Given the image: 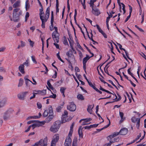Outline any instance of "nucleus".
I'll list each match as a JSON object with an SVG mask.
<instances>
[{
	"mask_svg": "<svg viewBox=\"0 0 146 146\" xmlns=\"http://www.w3.org/2000/svg\"><path fill=\"white\" fill-rule=\"evenodd\" d=\"M22 11L20 8H16L13 10V21L15 22L19 21V16L22 14Z\"/></svg>",
	"mask_w": 146,
	"mask_h": 146,
	"instance_id": "obj_1",
	"label": "nucleus"
},
{
	"mask_svg": "<svg viewBox=\"0 0 146 146\" xmlns=\"http://www.w3.org/2000/svg\"><path fill=\"white\" fill-rule=\"evenodd\" d=\"M55 31H54L52 34V36L53 40L55 42L54 43V45L57 48H59V45L56 43H58L59 41V34L58 32V28L57 27H54Z\"/></svg>",
	"mask_w": 146,
	"mask_h": 146,
	"instance_id": "obj_2",
	"label": "nucleus"
},
{
	"mask_svg": "<svg viewBox=\"0 0 146 146\" xmlns=\"http://www.w3.org/2000/svg\"><path fill=\"white\" fill-rule=\"evenodd\" d=\"M60 121H56L51 127L50 130L54 133L57 132L60 127Z\"/></svg>",
	"mask_w": 146,
	"mask_h": 146,
	"instance_id": "obj_3",
	"label": "nucleus"
},
{
	"mask_svg": "<svg viewBox=\"0 0 146 146\" xmlns=\"http://www.w3.org/2000/svg\"><path fill=\"white\" fill-rule=\"evenodd\" d=\"M59 139V135L56 134L53 136L52 139L51 141V146H55L56 143L58 141Z\"/></svg>",
	"mask_w": 146,
	"mask_h": 146,
	"instance_id": "obj_4",
	"label": "nucleus"
},
{
	"mask_svg": "<svg viewBox=\"0 0 146 146\" xmlns=\"http://www.w3.org/2000/svg\"><path fill=\"white\" fill-rule=\"evenodd\" d=\"M67 109L70 111H74L76 109V105L74 104L73 102L70 103L69 105L67 106Z\"/></svg>",
	"mask_w": 146,
	"mask_h": 146,
	"instance_id": "obj_5",
	"label": "nucleus"
},
{
	"mask_svg": "<svg viewBox=\"0 0 146 146\" xmlns=\"http://www.w3.org/2000/svg\"><path fill=\"white\" fill-rule=\"evenodd\" d=\"M28 93V92H22L17 95V97L19 99L21 100H24L26 95Z\"/></svg>",
	"mask_w": 146,
	"mask_h": 146,
	"instance_id": "obj_6",
	"label": "nucleus"
},
{
	"mask_svg": "<svg viewBox=\"0 0 146 146\" xmlns=\"http://www.w3.org/2000/svg\"><path fill=\"white\" fill-rule=\"evenodd\" d=\"M68 113L65 110L64 114L62 115V123H65L68 120L67 117H68Z\"/></svg>",
	"mask_w": 146,
	"mask_h": 146,
	"instance_id": "obj_7",
	"label": "nucleus"
},
{
	"mask_svg": "<svg viewBox=\"0 0 146 146\" xmlns=\"http://www.w3.org/2000/svg\"><path fill=\"white\" fill-rule=\"evenodd\" d=\"M7 100L6 98H3L0 100V108L5 107L7 104Z\"/></svg>",
	"mask_w": 146,
	"mask_h": 146,
	"instance_id": "obj_8",
	"label": "nucleus"
},
{
	"mask_svg": "<svg viewBox=\"0 0 146 146\" xmlns=\"http://www.w3.org/2000/svg\"><path fill=\"white\" fill-rule=\"evenodd\" d=\"M72 140L70 137H67L64 143L65 146H71Z\"/></svg>",
	"mask_w": 146,
	"mask_h": 146,
	"instance_id": "obj_9",
	"label": "nucleus"
},
{
	"mask_svg": "<svg viewBox=\"0 0 146 146\" xmlns=\"http://www.w3.org/2000/svg\"><path fill=\"white\" fill-rule=\"evenodd\" d=\"M92 12L94 15L96 16H98L100 14V13L98 9L96 8H94L93 6L92 7Z\"/></svg>",
	"mask_w": 146,
	"mask_h": 146,
	"instance_id": "obj_10",
	"label": "nucleus"
},
{
	"mask_svg": "<svg viewBox=\"0 0 146 146\" xmlns=\"http://www.w3.org/2000/svg\"><path fill=\"white\" fill-rule=\"evenodd\" d=\"M50 8L48 7L46 9V11L45 19L46 20H47L49 18L50 13Z\"/></svg>",
	"mask_w": 146,
	"mask_h": 146,
	"instance_id": "obj_11",
	"label": "nucleus"
},
{
	"mask_svg": "<svg viewBox=\"0 0 146 146\" xmlns=\"http://www.w3.org/2000/svg\"><path fill=\"white\" fill-rule=\"evenodd\" d=\"M128 132V130L126 128H123L121 129L119 132V133L121 135H125L127 134Z\"/></svg>",
	"mask_w": 146,
	"mask_h": 146,
	"instance_id": "obj_12",
	"label": "nucleus"
},
{
	"mask_svg": "<svg viewBox=\"0 0 146 146\" xmlns=\"http://www.w3.org/2000/svg\"><path fill=\"white\" fill-rule=\"evenodd\" d=\"M129 15L127 17V18L125 20V23L126 22L129 20V18L130 17L131 15V12H132V7L130 5H129Z\"/></svg>",
	"mask_w": 146,
	"mask_h": 146,
	"instance_id": "obj_13",
	"label": "nucleus"
},
{
	"mask_svg": "<svg viewBox=\"0 0 146 146\" xmlns=\"http://www.w3.org/2000/svg\"><path fill=\"white\" fill-rule=\"evenodd\" d=\"M24 68V66L23 64H21L19 68L20 72L23 74H24L25 73Z\"/></svg>",
	"mask_w": 146,
	"mask_h": 146,
	"instance_id": "obj_14",
	"label": "nucleus"
},
{
	"mask_svg": "<svg viewBox=\"0 0 146 146\" xmlns=\"http://www.w3.org/2000/svg\"><path fill=\"white\" fill-rule=\"evenodd\" d=\"M36 123H34L32 125H31V127H33V129H34L35 127H38L40 125V122L39 121H36Z\"/></svg>",
	"mask_w": 146,
	"mask_h": 146,
	"instance_id": "obj_15",
	"label": "nucleus"
},
{
	"mask_svg": "<svg viewBox=\"0 0 146 146\" xmlns=\"http://www.w3.org/2000/svg\"><path fill=\"white\" fill-rule=\"evenodd\" d=\"M20 1H16L15 3L13 4V7L14 8H19L20 6Z\"/></svg>",
	"mask_w": 146,
	"mask_h": 146,
	"instance_id": "obj_16",
	"label": "nucleus"
},
{
	"mask_svg": "<svg viewBox=\"0 0 146 146\" xmlns=\"http://www.w3.org/2000/svg\"><path fill=\"white\" fill-rule=\"evenodd\" d=\"M78 133L80 137L82 138L83 135L82 133V128L81 126H80L78 129Z\"/></svg>",
	"mask_w": 146,
	"mask_h": 146,
	"instance_id": "obj_17",
	"label": "nucleus"
},
{
	"mask_svg": "<svg viewBox=\"0 0 146 146\" xmlns=\"http://www.w3.org/2000/svg\"><path fill=\"white\" fill-rule=\"evenodd\" d=\"M10 116L9 114H8L7 112H6L4 114L3 118L5 120H7L10 118Z\"/></svg>",
	"mask_w": 146,
	"mask_h": 146,
	"instance_id": "obj_18",
	"label": "nucleus"
},
{
	"mask_svg": "<svg viewBox=\"0 0 146 146\" xmlns=\"http://www.w3.org/2000/svg\"><path fill=\"white\" fill-rule=\"evenodd\" d=\"M93 108V106L92 107V105H89L88 106L87 109V110L90 114H92V109Z\"/></svg>",
	"mask_w": 146,
	"mask_h": 146,
	"instance_id": "obj_19",
	"label": "nucleus"
},
{
	"mask_svg": "<svg viewBox=\"0 0 146 146\" xmlns=\"http://www.w3.org/2000/svg\"><path fill=\"white\" fill-rule=\"evenodd\" d=\"M90 57H89L88 55H86V56L84 57L83 60V63L86 64L87 61L90 58Z\"/></svg>",
	"mask_w": 146,
	"mask_h": 146,
	"instance_id": "obj_20",
	"label": "nucleus"
},
{
	"mask_svg": "<svg viewBox=\"0 0 146 146\" xmlns=\"http://www.w3.org/2000/svg\"><path fill=\"white\" fill-rule=\"evenodd\" d=\"M66 55H67L68 57H73V52L71 50H69L68 52L66 53Z\"/></svg>",
	"mask_w": 146,
	"mask_h": 146,
	"instance_id": "obj_21",
	"label": "nucleus"
},
{
	"mask_svg": "<svg viewBox=\"0 0 146 146\" xmlns=\"http://www.w3.org/2000/svg\"><path fill=\"white\" fill-rule=\"evenodd\" d=\"M54 117L53 114H49V115L46 118V120L48 121H50L53 119Z\"/></svg>",
	"mask_w": 146,
	"mask_h": 146,
	"instance_id": "obj_22",
	"label": "nucleus"
},
{
	"mask_svg": "<svg viewBox=\"0 0 146 146\" xmlns=\"http://www.w3.org/2000/svg\"><path fill=\"white\" fill-rule=\"evenodd\" d=\"M38 94L41 95H44L46 94V90H43L42 91H38Z\"/></svg>",
	"mask_w": 146,
	"mask_h": 146,
	"instance_id": "obj_23",
	"label": "nucleus"
},
{
	"mask_svg": "<svg viewBox=\"0 0 146 146\" xmlns=\"http://www.w3.org/2000/svg\"><path fill=\"white\" fill-rule=\"evenodd\" d=\"M77 139L76 137H75L73 139L72 146H77Z\"/></svg>",
	"mask_w": 146,
	"mask_h": 146,
	"instance_id": "obj_24",
	"label": "nucleus"
},
{
	"mask_svg": "<svg viewBox=\"0 0 146 146\" xmlns=\"http://www.w3.org/2000/svg\"><path fill=\"white\" fill-rule=\"evenodd\" d=\"M48 111L49 112V114H53V110L52 106H49L48 107Z\"/></svg>",
	"mask_w": 146,
	"mask_h": 146,
	"instance_id": "obj_25",
	"label": "nucleus"
},
{
	"mask_svg": "<svg viewBox=\"0 0 146 146\" xmlns=\"http://www.w3.org/2000/svg\"><path fill=\"white\" fill-rule=\"evenodd\" d=\"M29 2V0H27L25 2V9L26 11H27L30 7V5Z\"/></svg>",
	"mask_w": 146,
	"mask_h": 146,
	"instance_id": "obj_26",
	"label": "nucleus"
},
{
	"mask_svg": "<svg viewBox=\"0 0 146 146\" xmlns=\"http://www.w3.org/2000/svg\"><path fill=\"white\" fill-rule=\"evenodd\" d=\"M53 22L54 20H51L50 24L51 25L50 26V29L51 31H52L53 30Z\"/></svg>",
	"mask_w": 146,
	"mask_h": 146,
	"instance_id": "obj_27",
	"label": "nucleus"
},
{
	"mask_svg": "<svg viewBox=\"0 0 146 146\" xmlns=\"http://www.w3.org/2000/svg\"><path fill=\"white\" fill-rule=\"evenodd\" d=\"M77 98L79 100H84V96L81 94H79L78 95Z\"/></svg>",
	"mask_w": 146,
	"mask_h": 146,
	"instance_id": "obj_28",
	"label": "nucleus"
},
{
	"mask_svg": "<svg viewBox=\"0 0 146 146\" xmlns=\"http://www.w3.org/2000/svg\"><path fill=\"white\" fill-rule=\"evenodd\" d=\"M94 27H95L96 26L98 30L99 31L100 33L101 34L103 32V31L100 28L99 25H94Z\"/></svg>",
	"mask_w": 146,
	"mask_h": 146,
	"instance_id": "obj_29",
	"label": "nucleus"
},
{
	"mask_svg": "<svg viewBox=\"0 0 146 146\" xmlns=\"http://www.w3.org/2000/svg\"><path fill=\"white\" fill-rule=\"evenodd\" d=\"M56 0V13H57L59 12V9H58V0Z\"/></svg>",
	"mask_w": 146,
	"mask_h": 146,
	"instance_id": "obj_30",
	"label": "nucleus"
},
{
	"mask_svg": "<svg viewBox=\"0 0 146 146\" xmlns=\"http://www.w3.org/2000/svg\"><path fill=\"white\" fill-rule=\"evenodd\" d=\"M23 80L21 78L19 80V82L18 85V86L19 87L23 85Z\"/></svg>",
	"mask_w": 146,
	"mask_h": 146,
	"instance_id": "obj_31",
	"label": "nucleus"
},
{
	"mask_svg": "<svg viewBox=\"0 0 146 146\" xmlns=\"http://www.w3.org/2000/svg\"><path fill=\"white\" fill-rule=\"evenodd\" d=\"M69 37H70V40H69V38H68V39L69 42L70 44V45L71 46V47H72V50L73 51H74V52L75 51L74 49L72 46V43L73 42V40H71V37L70 36H69Z\"/></svg>",
	"mask_w": 146,
	"mask_h": 146,
	"instance_id": "obj_32",
	"label": "nucleus"
},
{
	"mask_svg": "<svg viewBox=\"0 0 146 146\" xmlns=\"http://www.w3.org/2000/svg\"><path fill=\"white\" fill-rule=\"evenodd\" d=\"M64 43L65 45H68V43L67 40L65 36H64Z\"/></svg>",
	"mask_w": 146,
	"mask_h": 146,
	"instance_id": "obj_33",
	"label": "nucleus"
},
{
	"mask_svg": "<svg viewBox=\"0 0 146 146\" xmlns=\"http://www.w3.org/2000/svg\"><path fill=\"white\" fill-rule=\"evenodd\" d=\"M28 41L30 42L31 46L32 47H33L34 42L33 41H31L30 39H28Z\"/></svg>",
	"mask_w": 146,
	"mask_h": 146,
	"instance_id": "obj_34",
	"label": "nucleus"
},
{
	"mask_svg": "<svg viewBox=\"0 0 146 146\" xmlns=\"http://www.w3.org/2000/svg\"><path fill=\"white\" fill-rule=\"evenodd\" d=\"M48 111L47 110H45L43 113V116L44 117H46L48 115Z\"/></svg>",
	"mask_w": 146,
	"mask_h": 146,
	"instance_id": "obj_35",
	"label": "nucleus"
},
{
	"mask_svg": "<svg viewBox=\"0 0 146 146\" xmlns=\"http://www.w3.org/2000/svg\"><path fill=\"white\" fill-rule=\"evenodd\" d=\"M63 104L62 105V106H59L56 109V111L58 112H59L61 110L62 108V106H63Z\"/></svg>",
	"mask_w": 146,
	"mask_h": 146,
	"instance_id": "obj_36",
	"label": "nucleus"
},
{
	"mask_svg": "<svg viewBox=\"0 0 146 146\" xmlns=\"http://www.w3.org/2000/svg\"><path fill=\"white\" fill-rule=\"evenodd\" d=\"M66 88L64 87H62L60 89V91L61 93H64L65 91L66 90Z\"/></svg>",
	"mask_w": 146,
	"mask_h": 146,
	"instance_id": "obj_37",
	"label": "nucleus"
},
{
	"mask_svg": "<svg viewBox=\"0 0 146 146\" xmlns=\"http://www.w3.org/2000/svg\"><path fill=\"white\" fill-rule=\"evenodd\" d=\"M91 120L92 119L90 118L89 119H81L80 121L79 122L80 123L81 121L82 120H85V122H87L91 121Z\"/></svg>",
	"mask_w": 146,
	"mask_h": 146,
	"instance_id": "obj_38",
	"label": "nucleus"
},
{
	"mask_svg": "<svg viewBox=\"0 0 146 146\" xmlns=\"http://www.w3.org/2000/svg\"><path fill=\"white\" fill-rule=\"evenodd\" d=\"M29 13L28 12H27L26 13L25 16V21L26 22L27 21L28 18L29 17Z\"/></svg>",
	"mask_w": 146,
	"mask_h": 146,
	"instance_id": "obj_39",
	"label": "nucleus"
},
{
	"mask_svg": "<svg viewBox=\"0 0 146 146\" xmlns=\"http://www.w3.org/2000/svg\"><path fill=\"white\" fill-rule=\"evenodd\" d=\"M47 20H46V19H45L44 21H42V28H44L45 27V22L47 21Z\"/></svg>",
	"mask_w": 146,
	"mask_h": 146,
	"instance_id": "obj_40",
	"label": "nucleus"
},
{
	"mask_svg": "<svg viewBox=\"0 0 146 146\" xmlns=\"http://www.w3.org/2000/svg\"><path fill=\"white\" fill-rule=\"evenodd\" d=\"M121 5H122V9L123 11V14H124L125 12V6L124 4L122 3H121Z\"/></svg>",
	"mask_w": 146,
	"mask_h": 146,
	"instance_id": "obj_41",
	"label": "nucleus"
},
{
	"mask_svg": "<svg viewBox=\"0 0 146 146\" xmlns=\"http://www.w3.org/2000/svg\"><path fill=\"white\" fill-rule=\"evenodd\" d=\"M117 44L119 46V47L121 50H124V51H125V50L124 48H122V46L121 44H120L118 43H117Z\"/></svg>",
	"mask_w": 146,
	"mask_h": 146,
	"instance_id": "obj_42",
	"label": "nucleus"
},
{
	"mask_svg": "<svg viewBox=\"0 0 146 146\" xmlns=\"http://www.w3.org/2000/svg\"><path fill=\"white\" fill-rule=\"evenodd\" d=\"M31 58H32V59L33 62L35 63L36 64L37 63V62L36 61V60L35 59V56H31Z\"/></svg>",
	"mask_w": 146,
	"mask_h": 146,
	"instance_id": "obj_43",
	"label": "nucleus"
},
{
	"mask_svg": "<svg viewBox=\"0 0 146 146\" xmlns=\"http://www.w3.org/2000/svg\"><path fill=\"white\" fill-rule=\"evenodd\" d=\"M88 84L94 90L96 88L91 82H88Z\"/></svg>",
	"mask_w": 146,
	"mask_h": 146,
	"instance_id": "obj_44",
	"label": "nucleus"
},
{
	"mask_svg": "<svg viewBox=\"0 0 146 146\" xmlns=\"http://www.w3.org/2000/svg\"><path fill=\"white\" fill-rule=\"evenodd\" d=\"M125 52V54H126V56H127V58L129 59L130 60H131V61L132 62H133V60H132L130 58L129 56V54L125 50V51H124Z\"/></svg>",
	"mask_w": 146,
	"mask_h": 146,
	"instance_id": "obj_45",
	"label": "nucleus"
},
{
	"mask_svg": "<svg viewBox=\"0 0 146 146\" xmlns=\"http://www.w3.org/2000/svg\"><path fill=\"white\" fill-rule=\"evenodd\" d=\"M114 137H115V136H114V135H113V134H112L111 135H110L108 137V140H109L110 139H113Z\"/></svg>",
	"mask_w": 146,
	"mask_h": 146,
	"instance_id": "obj_46",
	"label": "nucleus"
},
{
	"mask_svg": "<svg viewBox=\"0 0 146 146\" xmlns=\"http://www.w3.org/2000/svg\"><path fill=\"white\" fill-rule=\"evenodd\" d=\"M131 69V68H129L128 69L127 72H128V73L129 74H130L132 77L133 76V74L130 71V70Z\"/></svg>",
	"mask_w": 146,
	"mask_h": 146,
	"instance_id": "obj_47",
	"label": "nucleus"
},
{
	"mask_svg": "<svg viewBox=\"0 0 146 146\" xmlns=\"http://www.w3.org/2000/svg\"><path fill=\"white\" fill-rule=\"evenodd\" d=\"M23 65H25V66H26L27 67L29 66V65L28 61V60H27L23 63Z\"/></svg>",
	"mask_w": 146,
	"mask_h": 146,
	"instance_id": "obj_48",
	"label": "nucleus"
},
{
	"mask_svg": "<svg viewBox=\"0 0 146 146\" xmlns=\"http://www.w3.org/2000/svg\"><path fill=\"white\" fill-rule=\"evenodd\" d=\"M6 49V47L5 46H3L0 48V52H3L5 51Z\"/></svg>",
	"mask_w": 146,
	"mask_h": 146,
	"instance_id": "obj_49",
	"label": "nucleus"
},
{
	"mask_svg": "<svg viewBox=\"0 0 146 146\" xmlns=\"http://www.w3.org/2000/svg\"><path fill=\"white\" fill-rule=\"evenodd\" d=\"M119 115H120V117L121 118V119L123 120V115H124L123 113V112H119Z\"/></svg>",
	"mask_w": 146,
	"mask_h": 146,
	"instance_id": "obj_50",
	"label": "nucleus"
},
{
	"mask_svg": "<svg viewBox=\"0 0 146 146\" xmlns=\"http://www.w3.org/2000/svg\"><path fill=\"white\" fill-rule=\"evenodd\" d=\"M110 63V62H109V63H108L106 66H105V67L104 68V70H105V72L107 73L108 74L109 76H111L112 77V75H110L109 73H108V70L107 69L106 71L105 70V68H106V66H107Z\"/></svg>",
	"mask_w": 146,
	"mask_h": 146,
	"instance_id": "obj_51",
	"label": "nucleus"
},
{
	"mask_svg": "<svg viewBox=\"0 0 146 146\" xmlns=\"http://www.w3.org/2000/svg\"><path fill=\"white\" fill-rule=\"evenodd\" d=\"M21 46L22 47H23L25 46V42H23L22 41H21Z\"/></svg>",
	"mask_w": 146,
	"mask_h": 146,
	"instance_id": "obj_52",
	"label": "nucleus"
},
{
	"mask_svg": "<svg viewBox=\"0 0 146 146\" xmlns=\"http://www.w3.org/2000/svg\"><path fill=\"white\" fill-rule=\"evenodd\" d=\"M73 130H71L70 129V131L69 132L68 135V137H71L72 135V134L73 133Z\"/></svg>",
	"mask_w": 146,
	"mask_h": 146,
	"instance_id": "obj_53",
	"label": "nucleus"
},
{
	"mask_svg": "<svg viewBox=\"0 0 146 146\" xmlns=\"http://www.w3.org/2000/svg\"><path fill=\"white\" fill-rule=\"evenodd\" d=\"M48 86L49 87L50 89H51V90H54V93H55L56 92V90H54V88H53V87L52 86V85L51 84H50V85Z\"/></svg>",
	"mask_w": 146,
	"mask_h": 146,
	"instance_id": "obj_54",
	"label": "nucleus"
},
{
	"mask_svg": "<svg viewBox=\"0 0 146 146\" xmlns=\"http://www.w3.org/2000/svg\"><path fill=\"white\" fill-rule=\"evenodd\" d=\"M44 15H40V19H41V21H44L45 20V17L44 18V19L43 18H44Z\"/></svg>",
	"mask_w": 146,
	"mask_h": 146,
	"instance_id": "obj_55",
	"label": "nucleus"
},
{
	"mask_svg": "<svg viewBox=\"0 0 146 146\" xmlns=\"http://www.w3.org/2000/svg\"><path fill=\"white\" fill-rule=\"evenodd\" d=\"M117 95L118 96V98L117 100H115L114 101H115V102H117V101H119L121 99V96H120V95L118 94H117Z\"/></svg>",
	"mask_w": 146,
	"mask_h": 146,
	"instance_id": "obj_56",
	"label": "nucleus"
},
{
	"mask_svg": "<svg viewBox=\"0 0 146 146\" xmlns=\"http://www.w3.org/2000/svg\"><path fill=\"white\" fill-rule=\"evenodd\" d=\"M37 106L38 108L39 109H40V108H42V106L41 104L40 103H39V102H38L37 103Z\"/></svg>",
	"mask_w": 146,
	"mask_h": 146,
	"instance_id": "obj_57",
	"label": "nucleus"
},
{
	"mask_svg": "<svg viewBox=\"0 0 146 146\" xmlns=\"http://www.w3.org/2000/svg\"><path fill=\"white\" fill-rule=\"evenodd\" d=\"M54 20V13L53 11H51V20Z\"/></svg>",
	"mask_w": 146,
	"mask_h": 146,
	"instance_id": "obj_58",
	"label": "nucleus"
},
{
	"mask_svg": "<svg viewBox=\"0 0 146 146\" xmlns=\"http://www.w3.org/2000/svg\"><path fill=\"white\" fill-rule=\"evenodd\" d=\"M24 79H25V81L26 84L27 85V83L29 82H31L30 80H29V79H28L27 78H26V77H25Z\"/></svg>",
	"mask_w": 146,
	"mask_h": 146,
	"instance_id": "obj_59",
	"label": "nucleus"
},
{
	"mask_svg": "<svg viewBox=\"0 0 146 146\" xmlns=\"http://www.w3.org/2000/svg\"><path fill=\"white\" fill-rule=\"evenodd\" d=\"M35 121H36V120H31V121H28L27 122V123L28 124H29L33 123L35 122Z\"/></svg>",
	"mask_w": 146,
	"mask_h": 146,
	"instance_id": "obj_60",
	"label": "nucleus"
},
{
	"mask_svg": "<svg viewBox=\"0 0 146 146\" xmlns=\"http://www.w3.org/2000/svg\"><path fill=\"white\" fill-rule=\"evenodd\" d=\"M85 1H86V0H84L83 2H82V5L83 6L84 8V9H85L86 8V6L85 5Z\"/></svg>",
	"mask_w": 146,
	"mask_h": 146,
	"instance_id": "obj_61",
	"label": "nucleus"
},
{
	"mask_svg": "<svg viewBox=\"0 0 146 146\" xmlns=\"http://www.w3.org/2000/svg\"><path fill=\"white\" fill-rule=\"evenodd\" d=\"M56 94H53V95H50L49 97H48V98H56Z\"/></svg>",
	"mask_w": 146,
	"mask_h": 146,
	"instance_id": "obj_62",
	"label": "nucleus"
},
{
	"mask_svg": "<svg viewBox=\"0 0 146 146\" xmlns=\"http://www.w3.org/2000/svg\"><path fill=\"white\" fill-rule=\"evenodd\" d=\"M115 140V142H117L119 141L120 140V138L119 137H116L113 139Z\"/></svg>",
	"mask_w": 146,
	"mask_h": 146,
	"instance_id": "obj_63",
	"label": "nucleus"
},
{
	"mask_svg": "<svg viewBox=\"0 0 146 146\" xmlns=\"http://www.w3.org/2000/svg\"><path fill=\"white\" fill-rule=\"evenodd\" d=\"M94 2L92 1V0H90V6L92 7L93 6V5H94Z\"/></svg>",
	"mask_w": 146,
	"mask_h": 146,
	"instance_id": "obj_64",
	"label": "nucleus"
}]
</instances>
